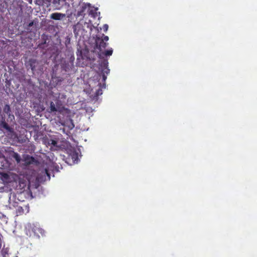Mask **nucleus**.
Returning <instances> with one entry per match:
<instances>
[{
	"instance_id": "1",
	"label": "nucleus",
	"mask_w": 257,
	"mask_h": 257,
	"mask_svg": "<svg viewBox=\"0 0 257 257\" xmlns=\"http://www.w3.org/2000/svg\"><path fill=\"white\" fill-rule=\"evenodd\" d=\"M26 233L27 236L33 238H39L40 235L43 236L45 231L37 223H28L25 227Z\"/></svg>"
},
{
	"instance_id": "2",
	"label": "nucleus",
	"mask_w": 257,
	"mask_h": 257,
	"mask_svg": "<svg viewBox=\"0 0 257 257\" xmlns=\"http://www.w3.org/2000/svg\"><path fill=\"white\" fill-rule=\"evenodd\" d=\"M109 40V38L108 36L102 34V37H96L95 40V43L96 47L98 49H99L100 51L102 49H105L108 45V43L106 42Z\"/></svg>"
},
{
	"instance_id": "3",
	"label": "nucleus",
	"mask_w": 257,
	"mask_h": 257,
	"mask_svg": "<svg viewBox=\"0 0 257 257\" xmlns=\"http://www.w3.org/2000/svg\"><path fill=\"white\" fill-rule=\"evenodd\" d=\"M52 4L57 10H60L66 5V0H53Z\"/></svg>"
},
{
	"instance_id": "4",
	"label": "nucleus",
	"mask_w": 257,
	"mask_h": 257,
	"mask_svg": "<svg viewBox=\"0 0 257 257\" xmlns=\"http://www.w3.org/2000/svg\"><path fill=\"white\" fill-rule=\"evenodd\" d=\"M37 61L35 59H30L27 62L25 63L26 66L28 67H29L33 72L36 70V68L37 64Z\"/></svg>"
},
{
	"instance_id": "5",
	"label": "nucleus",
	"mask_w": 257,
	"mask_h": 257,
	"mask_svg": "<svg viewBox=\"0 0 257 257\" xmlns=\"http://www.w3.org/2000/svg\"><path fill=\"white\" fill-rule=\"evenodd\" d=\"M0 126L6 130L8 132L13 133L14 130L5 121V119L2 120L0 122Z\"/></svg>"
},
{
	"instance_id": "6",
	"label": "nucleus",
	"mask_w": 257,
	"mask_h": 257,
	"mask_svg": "<svg viewBox=\"0 0 257 257\" xmlns=\"http://www.w3.org/2000/svg\"><path fill=\"white\" fill-rule=\"evenodd\" d=\"M65 17V15L59 13H52L50 15V18L55 20H60Z\"/></svg>"
},
{
	"instance_id": "7",
	"label": "nucleus",
	"mask_w": 257,
	"mask_h": 257,
	"mask_svg": "<svg viewBox=\"0 0 257 257\" xmlns=\"http://www.w3.org/2000/svg\"><path fill=\"white\" fill-rule=\"evenodd\" d=\"M90 7V4H85L81 7L80 10L78 11V16H83L85 15L84 11L88 8Z\"/></svg>"
},
{
	"instance_id": "8",
	"label": "nucleus",
	"mask_w": 257,
	"mask_h": 257,
	"mask_svg": "<svg viewBox=\"0 0 257 257\" xmlns=\"http://www.w3.org/2000/svg\"><path fill=\"white\" fill-rule=\"evenodd\" d=\"M57 111L61 112V110L59 109V108H57V107H56V106L53 102H52V101L51 102L50 105L49 107V112L51 113V112H57Z\"/></svg>"
},
{
	"instance_id": "9",
	"label": "nucleus",
	"mask_w": 257,
	"mask_h": 257,
	"mask_svg": "<svg viewBox=\"0 0 257 257\" xmlns=\"http://www.w3.org/2000/svg\"><path fill=\"white\" fill-rule=\"evenodd\" d=\"M1 178L3 182L8 183L9 182L10 176L8 173H1Z\"/></svg>"
},
{
	"instance_id": "10",
	"label": "nucleus",
	"mask_w": 257,
	"mask_h": 257,
	"mask_svg": "<svg viewBox=\"0 0 257 257\" xmlns=\"http://www.w3.org/2000/svg\"><path fill=\"white\" fill-rule=\"evenodd\" d=\"M4 111L7 114L10 115V113L11 111V107L9 104H6L4 108Z\"/></svg>"
},
{
	"instance_id": "11",
	"label": "nucleus",
	"mask_w": 257,
	"mask_h": 257,
	"mask_svg": "<svg viewBox=\"0 0 257 257\" xmlns=\"http://www.w3.org/2000/svg\"><path fill=\"white\" fill-rule=\"evenodd\" d=\"M71 157L72 159L73 160V162H75V161H77L78 160V154L76 152H73L71 154Z\"/></svg>"
},
{
	"instance_id": "12",
	"label": "nucleus",
	"mask_w": 257,
	"mask_h": 257,
	"mask_svg": "<svg viewBox=\"0 0 257 257\" xmlns=\"http://www.w3.org/2000/svg\"><path fill=\"white\" fill-rule=\"evenodd\" d=\"M112 52H113V50L111 48V49H110L109 50H107L105 51L104 52V54L106 56H110V55H112Z\"/></svg>"
},
{
	"instance_id": "13",
	"label": "nucleus",
	"mask_w": 257,
	"mask_h": 257,
	"mask_svg": "<svg viewBox=\"0 0 257 257\" xmlns=\"http://www.w3.org/2000/svg\"><path fill=\"white\" fill-rule=\"evenodd\" d=\"M48 143H49V144H51V145H53V146H56L57 144V142L56 140L51 139L49 141Z\"/></svg>"
},
{
	"instance_id": "14",
	"label": "nucleus",
	"mask_w": 257,
	"mask_h": 257,
	"mask_svg": "<svg viewBox=\"0 0 257 257\" xmlns=\"http://www.w3.org/2000/svg\"><path fill=\"white\" fill-rule=\"evenodd\" d=\"M102 29H103V31L105 32H106L108 30V26L107 24H104V25H103V26L102 27Z\"/></svg>"
},
{
	"instance_id": "15",
	"label": "nucleus",
	"mask_w": 257,
	"mask_h": 257,
	"mask_svg": "<svg viewBox=\"0 0 257 257\" xmlns=\"http://www.w3.org/2000/svg\"><path fill=\"white\" fill-rule=\"evenodd\" d=\"M14 158L16 159V160L17 161H19L20 160V156H19V155L17 153H15V155H14Z\"/></svg>"
},
{
	"instance_id": "16",
	"label": "nucleus",
	"mask_w": 257,
	"mask_h": 257,
	"mask_svg": "<svg viewBox=\"0 0 257 257\" xmlns=\"http://www.w3.org/2000/svg\"><path fill=\"white\" fill-rule=\"evenodd\" d=\"M5 188H6L5 186L1 187H0V192H3L5 191Z\"/></svg>"
},
{
	"instance_id": "17",
	"label": "nucleus",
	"mask_w": 257,
	"mask_h": 257,
	"mask_svg": "<svg viewBox=\"0 0 257 257\" xmlns=\"http://www.w3.org/2000/svg\"><path fill=\"white\" fill-rule=\"evenodd\" d=\"M76 28H77V27L76 26H75L74 28V33L75 35H78V33L76 32Z\"/></svg>"
},
{
	"instance_id": "18",
	"label": "nucleus",
	"mask_w": 257,
	"mask_h": 257,
	"mask_svg": "<svg viewBox=\"0 0 257 257\" xmlns=\"http://www.w3.org/2000/svg\"><path fill=\"white\" fill-rule=\"evenodd\" d=\"M45 172H46V173L47 174V175H48V176L50 178V175L48 173V171L47 169H45Z\"/></svg>"
},
{
	"instance_id": "19",
	"label": "nucleus",
	"mask_w": 257,
	"mask_h": 257,
	"mask_svg": "<svg viewBox=\"0 0 257 257\" xmlns=\"http://www.w3.org/2000/svg\"><path fill=\"white\" fill-rule=\"evenodd\" d=\"M33 25V22H31V23H30L29 24V26L31 27V26H32Z\"/></svg>"
},
{
	"instance_id": "20",
	"label": "nucleus",
	"mask_w": 257,
	"mask_h": 257,
	"mask_svg": "<svg viewBox=\"0 0 257 257\" xmlns=\"http://www.w3.org/2000/svg\"><path fill=\"white\" fill-rule=\"evenodd\" d=\"M103 79L105 80V79L106 78V77L104 75H103Z\"/></svg>"
}]
</instances>
